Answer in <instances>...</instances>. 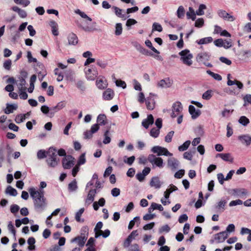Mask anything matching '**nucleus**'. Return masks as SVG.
I'll list each match as a JSON object with an SVG mask.
<instances>
[{
    "label": "nucleus",
    "instance_id": "obj_1",
    "mask_svg": "<svg viewBox=\"0 0 251 251\" xmlns=\"http://www.w3.org/2000/svg\"><path fill=\"white\" fill-rule=\"evenodd\" d=\"M31 197L33 200L34 208L38 211H43L47 206V200L44 197V192L43 190L36 191L34 188L28 189Z\"/></svg>",
    "mask_w": 251,
    "mask_h": 251
},
{
    "label": "nucleus",
    "instance_id": "obj_2",
    "mask_svg": "<svg viewBox=\"0 0 251 251\" xmlns=\"http://www.w3.org/2000/svg\"><path fill=\"white\" fill-rule=\"evenodd\" d=\"M56 152V149L53 147L50 148L48 151L46 162L49 167L55 168L59 162V158L57 157Z\"/></svg>",
    "mask_w": 251,
    "mask_h": 251
},
{
    "label": "nucleus",
    "instance_id": "obj_3",
    "mask_svg": "<svg viewBox=\"0 0 251 251\" xmlns=\"http://www.w3.org/2000/svg\"><path fill=\"white\" fill-rule=\"evenodd\" d=\"M178 54L180 56V60L184 64L188 66H190L192 64V58L193 56V54L190 53L189 50L185 49L181 50Z\"/></svg>",
    "mask_w": 251,
    "mask_h": 251
},
{
    "label": "nucleus",
    "instance_id": "obj_4",
    "mask_svg": "<svg viewBox=\"0 0 251 251\" xmlns=\"http://www.w3.org/2000/svg\"><path fill=\"white\" fill-rule=\"evenodd\" d=\"M147 159L152 164L153 167H154V166L159 168L164 167L163 160L161 157H156L155 155L151 154L148 155Z\"/></svg>",
    "mask_w": 251,
    "mask_h": 251
},
{
    "label": "nucleus",
    "instance_id": "obj_5",
    "mask_svg": "<svg viewBox=\"0 0 251 251\" xmlns=\"http://www.w3.org/2000/svg\"><path fill=\"white\" fill-rule=\"evenodd\" d=\"M151 151L153 153H156L157 155L158 156L161 155H164L166 156H173V153L169 152L166 148L159 146H155L153 147L151 149Z\"/></svg>",
    "mask_w": 251,
    "mask_h": 251
},
{
    "label": "nucleus",
    "instance_id": "obj_6",
    "mask_svg": "<svg viewBox=\"0 0 251 251\" xmlns=\"http://www.w3.org/2000/svg\"><path fill=\"white\" fill-rule=\"evenodd\" d=\"M75 158L71 155H68L62 159V166L65 169L71 168L75 164Z\"/></svg>",
    "mask_w": 251,
    "mask_h": 251
},
{
    "label": "nucleus",
    "instance_id": "obj_7",
    "mask_svg": "<svg viewBox=\"0 0 251 251\" xmlns=\"http://www.w3.org/2000/svg\"><path fill=\"white\" fill-rule=\"evenodd\" d=\"M183 109L181 103L180 101H176L173 103L172 107L171 117L174 118L181 114Z\"/></svg>",
    "mask_w": 251,
    "mask_h": 251
},
{
    "label": "nucleus",
    "instance_id": "obj_8",
    "mask_svg": "<svg viewBox=\"0 0 251 251\" xmlns=\"http://www.w3.org/2000/svg\"><path fill=\"white\" fill-rule=\"evenodd\" d=\"M84 70L86 77L88 79L94 80L98 75V71L95 67L85 68Z\"/></svg>",
    "mask_w": 251,
    "mask_h": 251
},
{
    "label": "nucleus",
    "instance_id": "obj_9",
    "mask_svg": "<svg viewBox=\"0 0 251 251\" xmlns=\"http://www.w3.org/2000/svg\"><path fill=\"white\" fill-rule=\"evenodd\" d=\"M76 25L78 28H81L85 32H92L94 30V28L89 26L88 23L83 20H77L75 21Z\"/></svg>",
    "mask_w": 251,
    "mask_h": 251
},
{
    "label": "nucleus",
    "instance_id": "obj_10",
    "mask_svg": "<svg viewBox=\"0 0 251 251\" xmlns=\"http://www.w3.org/2000/svg\"><path fill=\"white\" fill-rule=\"evenodd\" d=\"M227 203V201L225 199H221L220 201L217 202L212 208L217 212H223L226 209L225 206Z\"/></svg>",
    "mask_w": 251,
    "mask_h": 251
},
{
    "label": "nucleus",
    "instance_id": "obj_11",
    "mask_svg": "<svg viewBox=\"0 0 251 251\" xmlns=\"http://www.w3.org/2000/svg\"><path fill=\"white\" fill-rule=\"evenodd\" d=\"M179 164V161L175 157L169 158L167 160L168 167L170 168L172 171L178 169Z\"/></svg>",
    "mask_w": 251,
    "mask_h": 251
},
{
    "label": "nucleus",
    "instance_id": "obj_12",
    "mask_svg": "<svg viewBox=\"0 0 251 251\" xmlns=\"http://www.w3.org/2000/svg\"><path fill=\"white\" fill-rule=\"evenodd\" d=\"M138 235V233L137 230H133L125 240L123 244L124 247L125 248H127L130 245L132 240L134 239L135 237Z\"/></svg>",
    "mask_w": 251,
    "mask_h": 251
},
{
    "label": "nucleus",
    "instance_id": "obj_13",
    "mask_svg": "<svg viewBox=\"0 0 251 251\" xmlns=\"http://www.w3.org/2000/svg\"><path fill=\"white\" fill-rule=\"evenodd\" d=\"M133 46L136 48V49L141 52L142 54L146 55L152 56L153 53L151 51H149L148 50L144 48L143 46H142L139 43L137 42H133L132 43Z\"/></svg>",
    "mask_w": 251,
    "mask_h": 251
},
{
    "label": "nucleus",
    "instance_id": "obj_14",
    "mask_svg": "<svg viewBox=\"0 0 251 251\" xmlns=\"http://www.w3.org/2000/svg\"><path fill=\"white\" fill-rule=\"evenodd\" d=\"M22 75L23 76L19 77L18 81L19 82L18 83V85L20 90L25 91L26 88L25 87L26 84L25 78L26 77L27 73L26 72H24L22 73Z\"/></svg>",
    "mask_w": 251,
    "mask_h": 251
},
{
    "label": "nucleus",
    "instance_id": "obj_15",
    "mask_svg": "<svg viewBox=\"0 0 251 251\" xmlns=\"http://www.w3.org/2000/svg\"><path fill=\"white\" fill-rule=\"evenodd\" d=\"M172 81L170 78L166 77L164 79H161L157 83V86L162 88H169L172 86Z\"/></svg>",
    "mask_w": 251,
    "mask_h": 251
},
{
    "label": "nucleus",
    "instance_id": "obj_16",
    "mask_svg": "<svg viewBox=\"0 0 251 251\" xmlns=\"http://www.w3.org/2000/svg\"><path fill=\"white\" fill-rule=\"evenodd\" d=\"M151 96H155L156 95L152 93H150V96L148 97L146 100L147 108L149 110H153L155 106V100Z\"/></svg>",
    "mask_w": 251,
    "mask_h": 251
},
{
    "label": "nucleus",
    "instance_id": "obj_17",
    "mask_svg": "<svg viewBox=\"0 0 251 251\" xmlns=\"http://www.w3.org/2000/svg\"><path fill=\"white\" fill-rule=\"evenodd\" d=\"M217 13L220 17L223 18L225 20H227L230 22H232L235 20V18L233 17V16L230 15L225 10L221 9L219 10L217 12Z\"/></svg>",
    "mask_w": 251,
    "mask_h": 251
},
{
    "label": "nucleus",
    "instance_id": "obj_18",
    "mask_svg": "<svg viewBox=\"0 0 251 251\" xmlns=\"http://www.w3.org/2000/svg\"><path fill=\"white\" fill-rule=\"evenodd\" d=\"M233 195H237L240 197L247 196L249 194L248 191L245 188H235L230 190Z\"/></svg>",
    "mask_w": 251,
    "mask_h": 251
},
{
    "label": "nucleus",
    "instance_id": "obj_19",
    "mask_svg": "<svg viewBox=\"0 0 251 251\" xmlns=\"http://www.w3.org/2000/svg\"><path fill=\"white\" fill-rule=\"evenodd\" d=\"M228 236V235L226 231H223L215 235V240L218 243H222L225 241Z\"/></svg>",
    "mask_w": 251,
    "mask_h": 251
},
{
    "label": "nucleus",
    "instance_id": "obj_20",
    "mask_svg": "<svg viewBox=\"0 0 251 251\" xmlns=\"http://www.w3.org/2000/svg\"><path fill=\"white\" fill-rule=\"evenodd\" d=\"M189 112L193 119H197L201 114V110L200 109L196 110L193 105H190L189 106Z\"/></svg>",
    "mask_w": 251,
    "mask_h": 251
},
{
    "label": "nucleus",
    "instance_id": "obj_21",
    "mask_svg": "<svg viewBox=\"0 0 251 251\" xmlns=\"http://www.w3.org/2000/svg\"><path fill=\"white\" fill-rule=\"evenodd\" d=\"M154 123V118L151 114L148 115L147 118L145 119L142 122V126L146 129H148L150 125H151Z\"/></svg>",
    "mask_w": 251,
    "mask_h": 251
},
{
    "label": "nucleus",
    "instance_id": "obj_22",
    "mask_svg": "<svg viewBox=\"0 0 251 251\" xmlns=\"http://www.w3.org/2000/svg\"><path fill=\"white\" fill-rule=\"evenodd\" d=\"M112 8L114 9L116 16L118 17L122 18L124 20L130 17L129 15H126V12L124 11V10L120 9L116 6H113Z\"/></svg>",
    "mask_w": 251,
    "mask_h": 251
},
{
    "label": "nucleus",
    "instance_id": "obj_23",
    "mask_svg": "<svg viewBox=\"0 0 251 251\" xmlns=\"http://www.w3.org/2000/svg\"><path fill=\"white\" fill-rule=\"evenodd\" d=\"M87 239L84 237L79 235L77 236L71 240V242H76L79 247L82 248L86 242Z\"/></svg>",
    "mask_w": 251,
    "mask_h": 251
},
{
    "label": "nucleus",
    "instance_id": "obj_24",
    "mask_svg": "<svg viewBox=\"0 0 251 251\" xmlns=\"http://www.w3.org/2000/svg\"><path fill=\"white\" fill-rule=\"evenodd\" d=\"M210 55L207 52H201L198 54L196 60L198 62H205L209 60Z\"/></svg>",
    "mask_w": 251,
    "mask_h": 251
},
{
    "label": "nucleus",
    "instance_id": "obj_25",
    "mask_svg": "<svg viewBox=\"0 0 251 251\" xmlns=\"http://www.w3.org/2000/svg\"><path fill=\"white\" fill-rule=\"evenodd\" d=\"M150 185L151 187H154L156 189H159L161 187L162 182H161L158 176H153L150 181Z\"/></svg>",
    "mask_w": 251,
    "mask_h": 251
},
{
    "label": "nucleus",
    "instance_id": "obj_26",
    "mask_svg": "<svg viewBox=\"0 0 251 251\" xmlns=\"http://www.w3.org/2000/svg\"><path fill=\"white\" fill-rule=\"evenodd\" d=\"M238 139L241 142L245 144L247 146H249L251 144V136L248 134L242 135L238 136Z\"/></svg>",
    "mask_w": 251,
    "mask_h": 251
},
{
    "label": "nucleus",
    "instance_id": "obj_27",
    "mask_svg": "<svg viewBox=\"0 0 251 251\" xmlns=\"http://www.w3.org/2000/svg\"><path fill=\"white\" fill-rule=\"evenodd\" d=\"M96 189H90L87 196V198L85 201V203L90 204L94 200V197L96 194Z\"/></svg>",
    "mask_w": 251,
    "mask_h": 251
},
{
    "label": "nucleus",
    "instance_id": "obj_28",
    "mask_svg": "<svg viewBox=\"0 0 251 251\" xmlns=\"http://www.w3.org/2000/svg\"><path fill=\"white\" fill-rule=\"evenodd\" d=\"M69 45H75L78 43V38L76 34L73 33H70L68 36Z\"/></svg>",
    "mask_w": 251,
    "mask_h": 251
},
{
    "label": "nucleus",
    "instance_id": "obj_29",
    "mask_svg": "<svg viewBox=\"0 0 251 251\" xmlns=\"http://www.w3.org/2000/svg\"><path fill=\"white\" fill-rule=\"evenodd\" d=\"M65 106V103L63 101L59 102L57 104L50 109V114H54V112L61 110Z\"/></svg>",
    "mask_w": 251,
    "mask_h": 251
},
{
    "label": "nucleus",
    "instance_id": "obj_30",
    "mask_svg": "<svg viewBox=\"0 0 251 251\" xmlns=\"http://www.w3.org/2000/svg\"><path fill=\"white\" fill-rule=\"evenodd\" d=\"M18 108L17 105L6 104V107L4 110V112L6 114H9L13 112L14 110H16Z\"/></svg>",
    "mask_w": 251,
    "mask_h": 251
},
{
    "label": "nucleus",
    "instance_id": "obj_31",
    "mask_svg": "<svg viewBox=\"0 0 251 251\" xmlns=\"http://www.w3.org/2000/svg\"><path fill=\"white\" fill-rule=\"evenodd\" d=\"M213 41V38L211 37H208L201 38L199 40H197L196 42L199 45H203L210 43Z\"/></svg>",
    "mask_w": 251,
    "mask_h": 251
},
{
    "label": "nucleus",
    "instance_id": "obj_32",
    "mask_svg": "<svg viewBox=\"0 0 251 251\" xmlns=\"http://www.w3.org/2000/svg\"><path fill=\"white\" fill-rule=\"evenodd\" d=\"M98 87L100 89H104L107 85L106 80L103 78H100L96 82Z\"/></svg>",
    "mask_w": 251,
    "mask_h": 251
},
{
    "label": "nucleus",
    "instance_id": "obj_33",
    "mask_svg": "<svg viewBox=\"0 0 251 251\" xmlns=\"http://www.w3.org/2000/svg\"><path fill=\"white\" fill-rule=\"evenodd\" d=\"M98 124L100 125H105L106 123V117L104 114H100L97 118Z\"/></svg>",
    "mask_w": 251,
    "mask_h": 251
},
{
    "label": "nucleus",
    "instance_id": "obj_34",
    "mask_svg": "<svg viewBox=\"0 0 251 251\" xmlns=\"http://www.w3.org/2000/svg\"><path fill=\"white\" fill-rule=\"evenodd\" d=\"M123 159L124 163L128 164L129 166H131L132 165L134 161H135V157L133 155L129 157H127V156H125Z\"/></svg>",
    "mask_w": 251,
    "mask_h": 251
},
{
    "label": "nucleus",
    "instance_id": "obj_35",
    "mask_svg": "<svg viewBox=\"0 0 251 251\" xmlns=\"http://www.w3.org/2000/svg\"><path fill=\"white\" fill-rule=\"evenodd\" d=\"M110 235V230L108 229L105 230L104 232L102 230L96 232L95 235L96 238H98L100 236H102L103 238H106Z\"/></svg>",
    "mask_w": 251,
    "mask_h": 251
},
{
    "label": "nucleus",
    "instance_id": "obj_36",
    "mask_svg": "<svg viewBox=\"0 0 251 251\" xmlns=\"http://www.w3.org/2000/svg\"><path fill=\"white\" fill-rule=\"evenodd\" d=\"M190 144L191 141L190 140L185 141L182 145L178 147V151H186L189 148Z\"/></svg>",
    "mask_w": 251,
    "mask_h": 251
},
{
    "label": "nucleus",
    "instance_id": "obj_37",
    "mask_svg": "<svg viewBox=\"0 0 251 251\" xmlns=\"http://www.w3.org/2000/svg\"><path fill=\"white\" fill-rule=\"evenodd\" d=\"M222 159L225 161L229 162L230 163H232L233 162V158L229 153H223Z\"/></svg>",
    "mask_w": 251,
    "mask_h": 251
},
{
    "label": "nucleus",
    "instance_id": "obj_38",
    "mask_svg": "<svg viewBox=\"0 0 251 251\" xmlns=\"http://www.w3.org/2000/svg\"><path fill=\"white\" fill-rule=\"evenodd\" d=\"M77 188V182L76 179H74L72 182H71L68 185V190L69 191H75Z\"/></svg>",
    "mask_w": 251,
    "mask_h": 251
},
{
    "label": "nucleus",
    "instance_id": "obj_39",
    "mask_svg": "<svg viewBox=\"0 0 251 251\" xmlns=\"http://www.w3.org/2000/svg\"><path fill=\"white\" fill-rule=\"evenodd\" d=\"M5 192L12 196H16L17 195V190L10 185L6 188Z\"/></svg>",
    "mask_w": 251,
    "mask_h": 251
},
{
    "label": "nucleus",
    "instance_id": "obj_40",
    "mask_svg": "<svg viewBox=\"0 0 251 251\" xmlns=\"http://www.w3.org/2000/svg\"><path fill=\"white\" fill-rule=\"evenodd\" d=\"M206 73L207 74L210 75L215 80L220 81L222 79V76L220 75H219L218 74L214 73L213 72L211 71L210 70H207Z\"/></svg>",
    "mask_w": 251,
    "mask_h": 251
},
{
    "label": "nucleus",
    "instance_id": "obj_41",
    "mask_svg": "<svg viewBox=\"0 0 251 251\" xmlns=\"http://www.w3.org/2000/svg\"><path fill=\"white\" fill-rule=\"evenodd\" d=\"M206 8V6L204 4H201L200 5L199 7V9L196 11L195 14L196 15L199 16H201L204 14V10Z\"/></svg>",
    "mask_w": 251,
    "mask_h": 251
},
{
    "label": "nucleus",
    "instance_id": "obj_42",
    "mask_svg": "<svg viewBox=\"0 0 251 251\" xmlns=\"http://www.w3.org/2000/svg\"><path fill=\"white\" fill-rule=\"evenodd\" d=\"M75 13L80 15L82 18L86 19L87 21L89 22L92 21V19L88 17L84 12L81 11L80 10L76 9L75 10Z\"/></svg>",
    "mask_w": 251,
    "mask_h": 251
},
{
    "label": "nucleus",
    "instance_id": "obj_43",
    "mask_svg": "<svg viewBox=\"0 0 251 251\" xmlns=\"http://www.w3.org/2000/svg\"><path fill=\"white\" fill-rule=\"evenodd\" d=\"M84 208H80L79 211L76 212V214H75V219L76 220V221L78 222H84V220H81V219H80V217L82 215V214H83V213L84 212Z\"/></svg>",
    "mask_w": 251,
    "mask_h": 251
},
{
    "label": "nucleus",
    "instance_id": "obj_44",
    "mask_svg": "<svg viewBox=\"0 0 251 251\" xmlns=\"http://www.w3.org/2000/svg\"><path fill=\"white\" fill-rule=\"evenodd\" d=\"M37 155L38 159H43L46 157H48V151L40 150L37 152Z\"/></svg>",
    "mask_w": 251,
    "mask_h": 251
},
{
    "label": "nucleus",
    "instance_id": "obj_45",
    "mask_svg": "<svg viewBox=\"0 0 251 251\" xmlns=\"http://www.w3.org/2000/svg\"><path fill=\"white\" fill-rule=\"evenodd\" d=\"M212 97V91L211 90H208L205 91L202 96L203 99L205 100H210Z\"/></svg>",
    "mask_w": 251,
    "mask_h": 251
},
{
    "label": "nucleus",
    "instance_id": "obj_46",
    "mask_svg": "<svg viewBox=\"0 0 251 251\" xmlns=\"http://www.w3.org/2000/svg\"><path fill=\"white\" fill-rule=\"evenodd\" d=\"M185 14V10L182 6H180L177 11V16L179 19H182Z\"/></svg>",
    "mask_w": 251,
    "mask_h": 251
},
{
    "label": "nucleus",
    "instance_id": "obj_47",
    "mask_svg": "<svg viewBox=\"0 0 251 251\" xmlns=\"http://www.w3.org/2000/svg\"><path fill=\"white\" fill-rule=\"evenodd\" d=\"M97 64L100 68L104 69L108 65V61L105 60L99 59L97 60Z\"/></svg>",
    "mask_w": 251,
    "mask_h": 251
},
{
    "label": "nucleus",
    "instance_id": "obj_48",
    "mask_svg": "<svg viewBox=\"0 0 251 251\" xmlns=\"http://www.w3.org/2000/svg\"><path fill=\"white\" fill-rule=\"evenodd\" d=\"M88 227L87 226H83L80 230V235L87 239L88 236Z\"/></svg>",
    "mask_w": 251,
    "mask_h": 251
},
{
    "label": "nucleus",
    "instance_id": "obj_49",
    "mask_svg": "<svg viewBox=\"0 0 251 251\" xmlns=\"http://www.w3.org/2000/svg\"><path fill=\"white\" fill-rule=\"evenodd\" d=\"M145 44L146 45L149 47L151 50H152L154 52L157 53V54H159L160 53V52L157 50L155 48H154L152 45V43L151 42V41L149 40H147L146 41H145Z\"/></svg>",
    "mask_w": 251,
    "mask_h": 251
},
{
    "label": "nucleus",
    "instance_id": "obj_50",
    "mask_svg": "<svg viewBox=\"0 0 251 251\" xmlns=\"http://www.w3.org/2000/svg\"><path fill=\"white\" fill-rule=\"evenodd\" d=\"M239 123L244 126H246L250 122L249 119L244 116H241L238 121Z\"/></svg>",
    "mask_w": 251,
    "mask_h": 251
},
{
    "label": "nucleus",
    "instance_id": "obj_51",
    "mask_svg": "<svg viewBox=\"0 0 251 251\" xmlns=\"http://www.w3.org/2000/svg\"><path fill=\"white\" fill-rule=\"evenodd\" d=\"M160 133V129H156L155 128H152L150 131V135L153 138H157L158 137Z\"/></svg>",
    "mask_w": 251,
    "mask_h": 251
},
{
    "label": "nucleus",
    "instance_id": "obj_52",
    "mask_svg": "<svg viewBox=\"0 0 251 251\" xmlns=\"http://www.w3.org/2000/svg\"><path fill=\"white\" fill-rule=\"evenodd\" d=\"M86 162L85 159V153H83L80 155L79 156L78 160L77 161V166H80L84 164Z\"/></svg>",
    "mask_w": 251,
    "mask_h": 251
},
{
    "label": "nucleus",
    "instance_id": "obj_53",
    "mask_svg": "<svg viewBox=\"0 0 251 251\" xmlns=\"http://www.w3.org/2000/svg\"><path fill=\"white\" fill-rule=\"evenodd\" d=\"M123 30L122 25L121 23H118L116 25L115 34L116 35H120L122 34Z\"/></svg>",
    "mask_w": 251,
    "mask_h": 251
},
{
    "label": "nucleus",
    "instance_id": "obj_54",
    "mask_svg": "<svg viewBox=\"0 0 251 251\" xmlns=\"http://www.w3.org/2000/svg\"><path fill=\"white\" fill-rule=\"evenodd\" d=\"M152 31H158V32H161L162 31L161 25L158 23H154L152 25Z\"/></svg>",
    "mask_w": 251,
    "mask_h": 251
},
{
    "label": "nucleus",
    "instance_id": "obj_55",
    "mask_svg": "<svg viewBox=\"0 0 251 251\" xmlns=\"http://www.w3.org/2000/svg\"><path fill=\"white\" fill-rule=\"evenodd\" d=\"M98 176L96 174H94L93 176L92 179L89 181L86 185V189L93 186L95 183V181H98Z\"/></svg>",
    "mask_w": 251,
    "mask_h": 251
},
{
    "label": "nucleus",
    "instance_id": "obj_56",
    "mask_svg": "<svg viewBox=\"0 0 251 251\" xmlns=\"http://www.w3.org/2000/svg\"><path fill=\"white\" fill-rule=\"evenodd\" d=\"M137 22L133 19H128L126 22V26L127 27V29L129 30L131 25L136 24Z\"/></svg>",
    "mask_w": 251,
    "mask_h": 251
},
{
    "label": "nucleus",
    "instance_id": "obj_57",
    "mask_svg": "<svg viewBox=\"0 0 251 251\" xmlns=\"http://www.w3.org/2000/svg\"><path fill=\"white\" fill-rule=\"evenodd\" d=\"M25 119V115H23L22 114H19L16 116L15 118V122L17 124H19L21 122H24V120Z\"/></svg>",
    "mask_w": 251,
    "mask_h": 251
},
{
    "label": "nucleus",
    "instance_id": "obj_58",
    "mask_svg": "<svg viewBox=\"0 0 251 251\" xmlns=\"http://www.w3.org/2000/svg\"><path fill=\"white\" fill-rule=\"evenodd\" d=\"M127 248L129 251H140L139 246L137 244H130Z\"/></svg>",
    "mask_w": 251,
    "mask_h": 251
},
{
    "label": "nucleus",
    "instance_id": "obj_59",
    "mask_svg": "<svg viewBox=\"0 0 251 251\" xmlns=\"http://www.w3.org/2000/svg\"><path fill=\"white\" fill-rule=\"evenodd\" d=\"M174 134V131H170L165 137V141L167 143H170L172 141L173 136Z\"/></svg>",
    "mask_w": 251,
    "mask_h": 251
},
{
    "label": "nucleus",
    "instance_id": "obj_60",
    "mask_svg": "<svg viewBox=\"0 0 251 251\" xmlns=\"http://www.w3.org/2000/svg\"><path fill=\"white\" fill-rule=\"evenodd\" d=\"M116 86L118 87H122L123 89H125L126 87V84L125 81L119 79L118 81L116 82Z\"/></svg>",
    "mask_w": 251,
    "mask_h": 251
},
{
    "label": "nucleus",
    "instance_id": "obj_61",
    "mask_svg": "<svg viewBox=\"0 0 251 251\" xmlns=\"http://www.w3.org/2000/svg\"><path fill=\"white\" fill-rule=\"evenodd\" d=\"M14 1L16 3L23 5L24 6H27L30 3L29 0H14Z\"/></svg>",
    "mask_w": 251,
    "mask_h": 251
},
{
    "label": "nucleus",
    "instance_id": "obj_62",
    "mask_svg": "<svg viewBox=\"0 0 251 251\" xmlns=\"http://www.w3.org/2000/svg\"><path fill=\"white\" fill-rule=\"evenodd\" d=\"M185 171L183 169L179 170L177 171L174 175V176L176 178H181L184 175Z\"/></svg>",
    "mask_w": 251,
    "mask_h": 251
},
{
    "label": "nucleus",
    "instance_id": "obj_63",
    "mask_svg": "<svg viewBox=\"0 0 251 251\" xmlns=\"http://www.w3.org/2000/svg\"><path fill=\"white\" fill-rule=\"evenodd\" d=\"M204 25V20L202 18H199L196 21L195 26L197 27L200 28L203 26Z\"/></svg>",
    "mask_w": 251,
    "mask_h": 251
},
{
    "label": "nucleus",
    "instance_id": "obj_64",
    "mask_svg": "<svg viewBox=\"0 0 251 251\" xmlns=\"http://www.w3.org/2000/svg\"><path fill=\"white\" fill-rule=\"evenodd\" d=\"M244 101V105L246 106L247 103H250L251 104V94H247L243 98Z\"/></svg>",
    "mask_w": 251,
    "mask_h": 251
}]
</instances>
